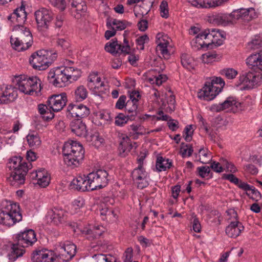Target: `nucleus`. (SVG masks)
Masks as SVG:
<instances>
[{"instance_id": "obj_43", "label": "nucleus", "mask_w": 262, "mask_h": 262, "mask_svg": "<svg viewBox=\"0 0 262 262\" xmlns=\"http://www.w3.org/2000/svg\"><path fill=\"white\" fill-rule=\"evenodd\" d=\"M27 140L29 146L33 148H37L41 144V140L37 134H29Z\"/></svg>"}, {"instance_id": "obj_25", "label": "nucleus", "mask_w": 262, "mask_h": 262, "mask_svg": "<svg viewBox=\"0 0 262 262\" xmlns=\"http://www.w3.org/2000/svg\"><path fill=\"white\" fill-rule=\"evenodd\" d=\"M72 132L80 137H85L87 134L86 125L80 119H74L70 123Z\"/></svg>"}, {"instance_id": "obj_9", "label": "nucleus", "mask_w": 262, "mask_h": 262, "mask_svg": "<svg viewBox=\"0 0 262 262\" xmlns=\"http://www.w3.org/2000/svg\"><path fill=\"white\" fill-rule=\"evenodd\" d=\"M90 184L93 190L101 189L105 187L108 181L107 171L99 169L89 174Z\"/></svg>"}, {"instance_id": "obj_40", "label": "nucleus", "mask_w": 262, "mask_h": 262, "mask_svg": "<svg viewBox=\"0 0 262 262\" xmlns=\"http://www.w3.org/2000/svg\"><path fill=\"white\" fill-rule=\"evenodd\" d=\"M88 95V92L83 85L78 86L74 92V99L76 102H81L85 99Z\"/></svg>"}, {"instance_id": "obj_63", "label": "nucleus", "mask_w": 262, "mask_h": 262, "mask_svg": "<svg viewBox=\"0 0 262 262\" xmlns=\"http://www.w3.org/2000/svg\"><path fill=\"white\" fill-rule=\"evenodd\" d=\"M192 129V125H187L184 130V132L185 134V140L187 142H189L192 139V135L193 134Z\"/></svg>"}, {"instance_id": "obj_11", "label": "nucleus", "mask_w": 262, "mask_h": 262, "mask_svg": "<svg viewBox=\"0 0 262 262\" xmlns=\"http://www.w3.org/2000/svg\"><path fill=\"white\" fill-rule=\"evenodd\" d=\"M90 114L88 107L82 104H75L72 103L69 104L67 108L66 116L69 119H76L87 117Z\"/></svg>"}, {"instance_id": "obj_52", "label": "nucleus", "mask_w": 262, "mask_h": 262, "mask_svg": "<svg viewBox=\"0 0 262 262\" xmlns=\"http://www.w3.org/2000/svg\"><path fill=\"white\" fill-rule=\"evenodd\" d=\"M259 15V12L256 11L254 8H247V21L255 19L258 17Z\"/></svg>"}, {"instance_id": "obj_3", "label": "nucleus", "mask_w": 262, "mask_h": 262, "mask_svg": "<svg viewBox=\"0 0 262 262\" xmlns=\"http://www.w3.org/2000/svg\"><path fill=\"white\" fill-rule=\"evenodd\" d=\"M12 48L18 52L29 49L32 45L33 37L27 28L18 25L14 30V34L10 37Z\"/></svg>"}, {"instance_id": "obj_37", "label": "nucleus", "mask_w": 262, "mask_h": 262, "mask_svg": "<svg viewBox=\"0 0 262 262\" xmlns=\"http://www.w3.org/2000/svg\"><path fill=\"white\" fill-rule=\"evenodd\" d=\"M64 69L67 76L69 79L70 83L76 81L81 76V71L77 68H74L72 67H66Z\"/></svg>"}, {"instance_id": "obj_16", "label": "nucleus", "mask_w": 262, "mask_h": 262, "mask_svg": "<svg viewBox=\"0 0 262 262\" xmlns=\"http://www.w3.org/2000/svg\"><path fill=\"white\" fill-rule=\"evenodd\" d=\"M18 96L17 89L11 85L0 86V103L8 104L14 101Z\"/></svg>"}, {"instance_id": "obj_27", "label": "nucleus", "mask_w": 262, "mask_h": 262, "mask_svg": "<svg viewBox=\"0 0 262 262\" xmlns=\"http://www.w3.org/2000/svg\"><path fill=\"white\" fill-rule=\"evenodd\" d=\"M244 229V227L241 223L235 221L231 222L226 227V233L229 237H236Z\"/></svg>"}, {"instance_id": "obj_1", "label": "nucleus", "mask_w": 262, "mask_h": 262, "mask_svg": "<svg viewBox=\"0 0 262 262\" xmlns=\"http://www.w3.org/2000/svg\"><path fill=\"white\" fill-rule=\"evenodd\" d=\"M63 160L68 166L77 167L84 158V150L81 144L71 141L66 142L62 147Z\"/></svg>"}, {"instance_id": "obj_55", "label": "nucleus", "mask_w": 262, "mask_h": 262, "mask_svg": "<svg viewBox=\"0 0 262 262\" xmlns=\"http://www.w3.org/2000/svg\"><path fill=\"white\" fill-rule=\"evenodd\" d=\"M197 174L202 178L209 176L210 172V169L209 166H201L196 168Z\"/></svg>"}, {"instance_id": "obj_29", "label": "nucleus", "mask_w": 262, "mask_h": 262, "mask_svg": "<svg viewBox=\"0 0 262 262\" xmlns=\"http://www.w3.org/2000/svg\"><path fill=\"white\" fill-rule=\"evenodd\" d=\"M25 252V249L15 242L12 244L8 257L10 260L14 261L17 258L22 256Z\"/></svg>"}, {"instance_id": "obj_47", "label": "nucleus", "mask_w": 262, "mask_h": 262, "mask_svg": "<svg viewBox=\"0 0 262 262\" xmlns=\"http://www.w3.org/2000/svg\"><path fill=\"white\" fill-rule=\"evenodd\" d=\"M220 74L228 79H233L237 75L238 72L233 68H225L220 71Z\"/></svg>"}, {"instance_id": "obj_48", "label": "nucleus", "mask_w": 262, "mask_h": 262, "mask_svg": "<svg viewBox=\"0 0 262 262\" xmlns=\"http://www.w3.org/2000/svg\"><path fill=\"white\" fill-rule=\"evenodd\" d=\"M129 114L125 115L123 113L119 114L115 117V124L117 126H122L127 123L128 120H130Z\"/></svg>"}, {"instance_id": "obj_60", "label": "nucleus", "mask_w": 262, "mask_h": 262, "mask_svg": "<svg viewBox=\"0 0 262 262\" xmlns=\"http://www.w3.org/2000/svg\"><path fill=\"white\" fill-rule=\"evenodd\" d=\"M126 103V97L125 95H121L117 100L115 107L119 110H122L125 107Z\"/></svg>"}, {"instance_id": "obj_58", "label": "nucleus", "mask_w": 262, "mask_h": 262, "mask_svg": "<svg viewBox=\"0 0 262 262\" xmlns=\"http://www.w3.org/2000/svg\"><path fill=\"white\" fill-rule=\"evenodd\" d=\"M216 57V54L214 53L208 52L202 55V60L205 63L212 62Z\"/></svg>"}, {"instance_id": "obj_6", "label": "nucleus", "mask_w": 262, "mask_h": 262, "mask_svg": "<svg viewBox=\"0 0 262 262\" xmlns=\"http://www.w3.org/2000/svg\"><path fill=\"white\" fill-rule=\"evenodd\" d=\"M57 57L56 53L46 50H40L33 53L29 61L32 67L35 69L44 70L46 69L52 63V61Z\"/></svg>"}, {"instance_id": "obj_46", "label": "nucleus", "mask_w": 262, "mask_h": 262, "mask_svg": "<svg viewBox=\"0 0 262 262\" xmlns=\"http://www.w3.org/2000/svg\"><path fill=\"white\" fill-rule=\"evenodd\" d=\"M93 260L94 262H116V258L111 255L99 254L93 256Z\"/></svg>"}, {"instance_id": "obj_33", "label": "nucleus", "mask_w": 262, "mask_h": 262, "mask_svg": "<svg viewBox=\"0 0 262 262\" xmlns=\"http://www.w3.org/2000/svg\"><path fill=\"white\" fill-rule=\"evenodd\" d=\"M172 166V162L171 160L161 156L157 157L156 166L159 171H165L170 168Z\"/></svg>"}, {"instance_id": "obj_54", "label": "nucleus", "mask_w": 262, "mask_h": 262, "mask_svg": "<svg viewBox=\"0 0 262 262\" xmlns=\"http://www.w3.org/2000/svg\"><path fill=\"white\" fill-rule=\"evenodd\" d=\"M161 16L163 18H167L169 16V10L168 3L165 1H163L160 5Z\"/></svg>"}, {"instance_id": "obj_36", "label": "nucleus", "mask_w": 262, "mask_h": 262, "mask_svg": "<svg viewBox=\"0 0 262 262\" xmlns=\"http://www.w3.org/2000/svg\"><path fill=\"white\" fill-rule=\"evenodd\" d=\"M129 24V23L126 20H120L117 19H113L111 20L110 18H107L106 20V26L107 28H110L112 26H115V29L116 31H122L124 30Z\"/></svg>"}, {"instance_id": "obj_19", "label": "nucleus", "mask_w": 262, "mask_h": 262, "mask_svg": "<svg viewBox=\"0 0 262 262\" xmlns=\"http://www.w3.org/2000/svg\"><path fill=\"white\" fill-rule=\"evenodd\" d=\"M132 175L133 179L137 184L138 188L142 189L148 186V173L144 168H135L133 170Z\"/></svg>"}, {"instance_id": "obj_20", "label": "nucleus", "mask_w": 262, "mask_h": 262, "mask_svg": "<svg viewBox=\"0 0 262 262\" xmlns=\"http://www.w3.org/2000/svg\"><path fill=\"white\" fill-rule=\"evenodd\" d=\"M64 211L60 208L53 207L49 209L46 215L48 223L58 225L63 222Z\"/></svg>"}, {"instance_id": "obj_50", "label": "nucleus", "mask_w": 262, "mask_h": 262, "mask_svg": "<svg viewBox=\"0 0 262 262\" xmlns=\"http://www.w3.org/2000/svg\"><path fill=\"white\" fill-rule=\"evenodd\" d=\"M71 3L72 7L76 8L78 13H83L86 11L87 7L84 3L81 1H70Z\"/></svg>"}, {"instance_id": "obj_64", "label": "nucleus", "mask_w": 262, "mask_h": 262, "mask_svg": "<svg viewBox=\"0 0 262 262\" xmlns=\"http://www.w3.org/2000/svg\"><path fill=\"white\" fill-rule=\"evenodd\" d=\"M129 96V100L132 101L133 102H138L139 99L141 98V95L138 91H128Z\"/></svg>"}, {"instance_id": "obj_30", "label": "nucleus", "mask_w": 262, "mask_h": 262, "mask_svg": "<svg viewBox=\"0 0 262 262\" xmlns=\"http://www.w3.org/2000/svg\"><path fill=\"white\" fill-rule=\"evenodd\" d=\"M261 79V76L259 73L248 71L247 73V90L253 89Z\"/></svg>"}, {"instance_id": "obj_41", "label": "nucleus", "mask_w": 262, "mask_h": 262, "mask_svg": "<svg viewBox=\"0 0 262 262\" xmlns=\"http://www.w3.org/2000/svg\"><path fill=\"white\" fill-rule=\"evenodd\" d=\"M247 196L256 202L261 198L260 192L253 186L247 184Z\"/></svg>"}, {"instance_id": "obj_5", "label": "nucleus", "mask_w": 262, "mask_h": 262, "mask_svg": "<svg viewBox=\"0 0 262 262\" xmlns=\"http://www.w3.org/2000/svg\"><path fill=\"white\" fill-rule=\"evenodd\" d=\"M225 84L223 78L213 77L210 81H206L198 92V97L204 100H213L220 93Z\"/></svg>"}, {"instance_id": "obj_39", "label": "nucleus", "mask_w": 262, "mask_h": 262, "mask_svg": "<svg viewBox=\"0 0 262 262\" xmlns=\"http://www.w3.org/2000/svg\"><path fill=\"white\" fill-rule=\"evenodd\" d=\"M138 106V103L133 102L129 100H127L126 103L125 110L130 115V120L135 119V117L138 114L137 108Z\"/></svg>"}, {"instance_id": "obj_8", "label": "nucleus", "mask_w": 262, "mask_h": 262, "mask_svg": "<svg viewBox=\"0 0 262 262\" xmlns=\"http://www.w3.org/2000/svg\"><path fill=\"white\" fill-rule=\"evenodd\" d=\"M48 78L50 83L58 88L64 87L70 83L64 67H56L50 70Z\"/></svg>"}, {"instance_id": "obj_35", "label": "nucleus", "mask_w": 262, "mask_h": 262, "mask_svg": "<svg viewBox=\"0 0 262 262\" xmlns=\"http://www.w3.org/2000/svg\"><path fill=\"white\" fill-rule=\"evenodd\" d=\"M104 232V228L102 226H97L87 230L86 235H88V239L90 241H93L95 239L99 238Z\"/></svg>"}, {"instance_id": "obj_45", "label": "nucleus", "mask_w": 262, "mask_h": 262, "mask_svg": "<svg viewBox=\"0 0 262 262\" xmlns=\"http://www.w3.org/2000/svg\"><path fill=\"white\" fill-rule=\"evenodd\" d=\"M193 152V149L192 145L184 142L181 143L180 152L183 158L190 157Z\"/></svg>"}, {"instance_id": "obj_56", "label": "nucleus", "mask_w": 262, "mask_h": 262, "mask_svg": "<svg viewBox=\"0 0 262 262\" xmlns=\"http://www.w3.org/2000/svg\"><path fill=\"white\" fill-rule=\"evenodd\" d=\"M50 3L61 11H63L66 7V3L64 0H50Z\"/></svg>"}, {"instance_id": "obj_44", "label": "nucleus", "mask_w": 262, "mask_h": 262, "mask_svg": "<svg viewBox=\"0 0 262 262\" xmlns=\"http://www.w3.org/2000/svg\"><path fill=\"white\" fill-rule=\"evenodd\" d=\"M260 57V51L255 54H251L247 58V64L248 65L249 67L251 66L250 68L255 67L258 68Z\"/></svg>"}, {"instance_id": "obj_42", "label": "nucleus", "mask_w": 262, "mask_h": 262, "mask_svg": "<svg viewBox=\"0 0 262 262\" xmlns=\"http://www.w3.org/2000/svg\"><path fill=\"white\" fill-rule=\"evenodd\" d=\"M228 1V0H204L200 3V6L205 8H215L222 6Z\"/></svg>"}, {"instance_id": "obj_26", "label": "nucleus", "mask_w": 262, "mask_h": 262, "mask_svg": "<svg viewBox=\"0 0 262 262\" xmlns=\"http://www.w3.org/2000/svg\"><path fill=\"white\" fill-rule=\"evenodd\" d=\"M229 17L228 13H215L208 16V21L214 25L230 26Z\"/></svg>"}, {"instance_id": "obj_21", "label": "nucleus", "mask_w": 262, "mask_h": 262, "mask_svg": "<svg viewBox=\"0 0 262 262\" xmlns=\"http://www.w3.org/2000/svg\"><path fill=\"white\" fill-rule=\"evenodd\" d=\"M55 254L47 250H38L33 251L31 260L33 262H54L56 259Z\"/></svg>"}, {"instance_id": "obj_28", "label": "nucleus", "mask_w": 262, "mask_h": 262, "mask_svg": "<svg viewBox=\"0 0 262 262\" xmlns=\"http://www.w3.org/2000/svg\"><path fill=\"white\" fill-rule=\"evenodd\" d=\"M230 25H233L245 19L246 17V10L244 8L234 10L231 13H228Z\"/></svg>"}, {"instance_id": "obj_57", "label": "nucleus", "mask_w": 262, "mask_h": 262, "mask_svg": "<svg viewBox=\"0 0 262 262\" xmlns=\"http://www.w3.org/2000/svg\"><path fill=\"white\" fill-rule=\"evenodd\" d=\"M84 204L85 201L83 198L79 197L75 199L72 202V207L74 208L75 212H77L78 210L83 207L84 205Z\"/></svg>"}, {"instance_id": "obj_23", "label": "nucleus", "mask_w": 262, "mask_h": 262, "mask_svg": "<svg viewBox=\"0 0 262 262\" xmlns=\"http://www.w3.org/2000/svg\"><path fill=\"white\" fill-rule=\"evenodd\" d=\"M90 183L89 174L86 177L79 176L72 181V184L75 186V189L81 191L93 190Z\"/></svg>"}, {"instance_id": "obj_38", "label": "nucleus", "mask_w": 262, "mask_h": 262, "mask_svg": "<svg viewBox=\"0 0 262 262\" xmlns=\"http://www.w3.org/2000/svg\"><path fill=\"white\" fill-rule=\"evenodd\" d=\"M181 63L184 68L189 71L193 70L196 62L193 58L187 54H183L181 56Z\"/></svg>"}, {"instance_id": "obj_59", "label": "nucleus", "mask_w": 262, "mask_h": 262, "mask_svg": "<svg viewBox=\"0 0 262 262\" xmlns=\"http://www.w3.org/2000/svg\"><path fill=\"white\" fill-rule=\"evenodd\" d=\"M149 41V37L147 35L141 36L136 39V42L138 46H139L140 49L143 50L144 49V44Z\"/></svg>"}, {"instance_id": "obj_15", "label": "nucleus", "mask_w": 262, "mask_h": 262, "mask_svg": "<svg viewBox=\"0 0 262 262\" xmlns=\"http://www.w3.org/2000/svg\"><path fill=\"white\" fill-rule=\"evenodd\" d=\"M68 101L66 93L51 96L47 102L48 106L53 112H57L61 111L66 105Z\"/></svg>"}, {"instance_id": "obj_61", "label": "nucleus", "mask_w": 262, "mask_h": 262, "mask_svg": "<svg viewBox=\"0 0 262 262\" xmlns=\"http://www.w3.org/2000/svg\"><path fill=\"white\" fill-rule=\"evenodd\" d=\"M56 43L58 47H60L62 50L68 49L70 47V42L66 38H58L56 40Z\"/></svg>"}, {"instance_id": "obj_7", "label": "nucleus", "mask_w": 262, "mask_h": 262, "mask_svg": "<svg viewBox=\"0 0 262 262\" xmlns=\"http://www.w3.org/2000/svg\"><path fill=\"white\" fill-rule=\"evenodd\" d=\"M18 89L25 94L37 96L40 95L41 80L36 76L21 77L17 82Z\"/></svg>"}, {"instance_id": "obj_18", "label": "nucleus", "mask_w": 262, "mask_h": 262, "mask_svg": "<svg viewBox=\"0 0 262 262\" xmlns=\"http://www.w3.org/2000/svg\"><path fill=\"white\" fill-rule=\"evenodd\" d=\"M88 86L90 90L98 95L105 93V85L101 79L96 74H91L88 77Z\"/></svg>"}, {"instance_id": "obj_12", "label": "nucleus", "mask_w": 262, "mask_h": 262, "mask_svg": "<svg viewBox=\"0 0 262 262\" xmlns=\"http://www.w3.org/2000/svg\"><path fill=\"white\" fill-rule=\"evenodd\" d=\"M36 241L34 231L32 229H28L16 234L14 241L24 249L25 247L32 246Z\"/></svg>"}, {"instance_id": "obj_22", "label": "nucleus", "mask_w": 262, "mask_h": 262, "mask_svg": "<svg viewBox=\"0 0 262 262\" xmlns=\"http://www.w3.org/2000/svg\"><path fill=\"white\" fill-rule=\"evenodd\" d=\"M30 166H32L30 163H26L23 161V158L20 156L13 157L9 159V162L7 163V167L11 171H16V170H23L24 168L30 169Z\"/></svg>"}, {"instance_id": "obj_2", "label": "nucleus", "mask_w": 262, "mask_h": 262, "mask_svg": "<svg viewBox=\"0 0 262 262\" xmlns=\"http://www.w3.org/2000/svg\"><path fill=\"white\" fill-rule=\"evenodd\" d=\"M19 205L11 201H2L0 207V224L8 227L22 220Z\"/></svg>"}, {"instance_id": "obj_24", "label": "nucleus", "mask_w": 262, "mask_h": 262, "mask_svg": "<svg viewBox=\"0 0 262 262\" xmlns=\"http://www.w3.org/2000/svg\"><path fill=\"white\" fill-rule=\"evenodd\" d=\"M27 13L25 11V7L22 4L19 7L16 8L13 12L8 16V20L14 23H24L27 18Z\"/></svg>"}, {"instance_id": "obj_51", "label": "nucleus", "mask_w": 262, "mask_h": 262, "mask_svg": "<svg viewBox=\"0 0 262 262\" xmlns=\"http://www.w3.org/2000/svg\"><path fill=\"white\" fill-rule=\"evenodd\" d=\"M167 77L166 75L159 74L158 76H155L153 78H150L149 80L151 83H156V85L159 86L162 84L163 82L166 81Z\"/></svg>"}, {"instance_id": "obj_10", "label": "nucleus", "mask_w": 262, "mask_h": 262, "mask_svg": "<svg viewBox=\"0 0 262 262\" xmlns=\"http://www.w3.org/2000/svg\"><path fill=\"white\" fill-rule=\"evenodd\" d=\"M34 14L38 29L40 31L48 29L53 20L52 12L47 8H41L36 11Z\"/></svg>"}, {"instance_id": "obj_32", "label": "nucleus", "mask_w": 262, "mask_h": 262, "mask_svg": "<svg viewBox=\"0 0 262 262\" xmlns=\"http://www.w3.org/2000/svg\"><path fill=\"white\" fill-rule=\"evenodd\" d=\"M85 138L90 145L96 148L99 147L104 142V139L100 137L99 133L97 132H95L90 135H86Z\"/></svg>"}, {"instance_id": "obj_17", "label": "nucleus", "mask_w": 262, "mask_h": 262, "mask_svg": "<svg viewBox=\"0 0 262 262\" xmlns=\"http://www.w3.org/2000/svg\"><path fill=\"white\" fill-rule=\"evenodd\" d=\"M29 169L24 168L23 170H16V171H10L7 180L11 186L15 187H20L24 184L26 180V176Z\"/></svg>"}, {"instance_id": "obj_49", "label": "nucleus", "mask_w": 262, "mask_h": 262, "mask_svg": "<svg viewBox=\"0 0 262 262\" xmlns=\"http://www.w3.org/2000/svg\"><path fill=\"white\" fill-rule=\"evenodd\" d=\"M262 47V40L259 37H255L247 45V49L249 50L258 49Z\"/></svg>"}, {"instance_id": "obj_31", "label": "nucleus", "mask_w": 262, "mask_h": 262, "mask_svg": "<svg viewBox=\"0 0 262 262\" xmlns=\"http://www.w3.org/2000/svg\"><path fill=\"white\" fill-rule=\"evenodd\" d=\"M129 141V138L127 136H124L122 140L120 142L118 149L120 155L122 157H125L133 148Z\"/></svg>"}, {"instance_id": "obj_4", "label": "nucleus", "mask_w": 262, "mask_h": 262, "mask_svg": "<svg viewBox=\"0 0 262 262\" xmlns=\"http://www.w3.org/2000/svg\"><path fill=\"white\" fill-rule=\"evenodd\" d=\"M225 38V33L219 29H208L199 33L195 37V42L199 43L202 48L212 49L213 47H219L223 43V40L219 39Z\"/></svg>"}, {"instance_id": "obj_34", "label": "nucleus", "mask_w": 262, "mask_h": 262, "mask_svg": "<svg viewBox=\"0 0 262 262\" xmlns=\"http://www.w3.org/2000/svg\"><path fill=\"white\" fill-rule=\"evenodd\" d=\"M169 42L167 40H165L163 38H159L157 41V46L156 51L163 56L165 59H168L170 57V54L167 49V46Z\"/></svg>"}, {"instance_id": "obj_14", "label": "nucleus", "mask_w": 262, "mask_h": 262, "mask_svg": "<svg viewBox=\"0 0 262 262\" xmlns=\"http://www.w3.org/2000/svg\"><path fill=\"white\" fill-rule=\"evenodd\" d=\"M59 247L62 250L61 253L55 254L56 258L61 259L63 261H70L76 254V246L75 244L70 242L59 243Z\"/></svg>"}, {"instance_id": "obj_62", "label": "nucleus", "mask_w": 262, "mask_h": 262, "mask_svg": "<svg viewBox=\"0 0 262 262\" xmlns=\"http://www.w3.org/2000/svg\"><path fill=\"white\" fill-rule=\"evenodd\" d=\"M133 250L132 248H128L126 249L123 254V262H132Z\"/></svg>"}, {"instance_id": "obj_13", "label": "nucleus", "mask_w": 262, "mask_h": 262, "mask_svg": "<svg viewBox=\"0 0 262 262\" xmlns=\"http://www.w3.org/2000/svg\"><path fill=\"white\" fill-rule=\"evenodd\" d=\"M124 44L123 45L119 44L116 39H113L111 41L105 45L104 49L106 51L112 54H117V53L129 54L130 51V47L128 40L125 38H124Z\"/></svg>"}, {"instance_id": "obj_53", "label": "nucleus", "mask_w": 262, "mask_h": 262, "mask_svg": "<svg viewBox=\"0 0 262 262\" xmlns=\"http://www.w3.org/2000/svg\"><path fill=\"white\" fill-rule=\"evenodd\" d=\"M221 164L224 166V169H226L227 171L233 173L236 171V168L235 166L226 159L221 158Z\"/></svg>"}]
</instances>
